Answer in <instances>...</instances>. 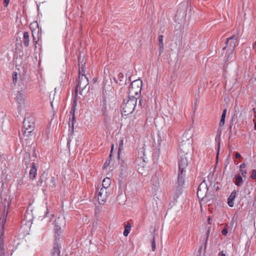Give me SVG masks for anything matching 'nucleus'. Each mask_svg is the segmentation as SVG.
Segmentation results:
<instances>
[{"label": "nucleus", "mask_w": 256, "mask_h": 256, "mask_svg": "<svg viewBox=\"0 0 256 256\" xmlns=\"http://www.w3.org/2000/svg\"><path fill=\"white\" fill-rule=\"evenodd\" d=\"M185 147L184 144H182L180 146L178 152L180 157L178 162V171L184 172H186L190 160L191 158V154L189 152V150L192 149L191 144L190 142L188 144V149L187 150Z\"/></svg>", "instance_id": "f257e3e1"}, {"label": "nucleus", "mask_w": 256, "mask_h": 256, "mask_svg": "<svg viewBox=\"0 0 256 256\" xmlns=\"http://www.w3.org/2000/svg\"><path fill=\"white\" fill-rule=\"evenodd\" d=\"M137 100L138 98H128L125 99L120 106V110L122 115L126 116H128L132 114L134 110H136L137 108H142V99L139 100V104L137 105Z\"/></svg>", "instance_id": "f03ea898"}, {"label": "nucleus", "mask_w": 256, "mask_h": 256, "mask_svg": "<svg viewBox=\"0 0 256 256\" xmlns=\"http://www.w3.org/2000/svg\"><path fill=\"white\" fill-rule=\"evenodd\" d=\"M80 76L78 80L75 87L74 95L76 96L78 94V90H80V94L82 95L84 91L88 92L90 90L89 82L85 74L80 75Z\"/></svg>", "instance_id": "7ed1b4c3"}, {"label": "nucleus", "mask_w": 256, "mask_h": 256, "mask_svg": "<svg viewBox=\"0 0 256 256\" xmlns=\"http://www.w3.org/2000/svg\"><path fill=\"white\" fill-rule=\"evenodd\" d=\"M2 204L0 206L1 208H2V214L0 220H2V228H4L5 224L6 222L7 216L8 212V208L10 204V197L8 196L1 195Z\"/></svg>", "instance_id": "20e7f679"}, {"label": "nucleus", "mask_w": 256, "mask_h": 256, "mask_svg": "<svg viewBox=\"0 0 256 256\" xmlns=\"http://www.w3.org/2000/svg\"><path fill=\"white\" fill-rule=\"evenodd\" d=\"M142 81L140 79L134 80L129 87L128 92V97L131 98H138L142 90Z\"/></svg>", "instance_id": "39448f33"}, {"label": "nucleus", "mask_w": 256, "mask_h": 256, "mask_svg": "<svg viewBox=\"0 0 256 256\" xmlns=\"http://www.w3.org/2000/svg\"><path fill=\"white\" fill-rule=\"evenodd\" d=\"M34 118L32 116L26 117L23 122V128L22 130V134L28 136L34 130Z\"/></svg>", "instance_id": "423d86ee"}, {"label": "nucleus", "mask_w": 256, "mask_h": 256, "mask_svg": "<svg viewBox=\"0 0 256 256\" xmlns=\"http://www.w3.org/2000/svg\"><path fill=\"white\" fill-rule=\"evenodd\" d=\"M65 225V221L64 218H58L55 220L54 228V242H60L62 235V226Z\"/></svg>", "instance_id": "0eeeda50"}, {"label": "nucleus", "mask_w": 256, "mask_h": 256, "mask_svg": "<svg viewBox=\"0 0 256 256\" xmlns=\"http://www.w3.org/2000/svg\"><path fill=\"white\" fill-rule=\"evenodd\" d=\"M239 36L240 30H238L234 34L226 38V46L222 48V50H225L226 46H228L230 52H233L236 46L238 44V38Z\"/></svg>", "instance_id": "6e6552de"}, {"label": "nucleus", "mask_w": 256, "mask_h": 256, "mask_svg": "<svg viewBox=\"0 0 256 256\" xmlns=\"http://www.w3.org/2000/svg\"><path fill=\"white\" fill-rule=\"evenodd\" d=\"M209 187L206 180L202 181L199 185L198 188L197 194L199 198L204 199L206 197L208 194Z\"/></svg>", "instance_id": "1a4fd4ad"}, {"label": "nucleus", "mask_w": 256, "mask_h": 256, "mask_svg": "<svg viewBox=\"0 0 256 256\" xmlns=\"http://www.w3.org/2000/svg\"><path fill=\"white\" fill-rule=\"evenodd\" d=\"M76 104V100L74 98L73 100V104L70 110V114L72 115V120H70L71 117L70 116L69 118L70 121L68 122L69 126L72 127V130L74 129V124L76 122L75 110Z\"/></svg>", "instance_id": "9d476101"}, {"label": "nucleus", "mask_w": 256, "mask_h": 256, "mask_svg": "<svg viewBox=\"0 0 256 256\" xmlns=\"http://www.w3.org/2000/svg\"><path fill=\"white\" fill-rule=\"evenodd\" d=\"M16 101L18 105V110H21L24 104V96L22 91H18L16 94Z\"/></svg>", "instance_id": "9b49d317"}, {"label": "nucleus", "mask_w": 256, "mask_h": 256, "mask_svg": "<svg viewBox=\"0 0 256 256\" xmlns=\"http://www.w3.org/2000/svg\"><path fill=\"white\" fill-rule=\"evenodd\" d=\"M108 191L106 188H100L98 194V199L100 204H104L108 196Z\"/></svg>", "instance_id": "f8f14e48"}, {"label": "nucleus", "mask_w": 256, "mask_h": 256, "mask_svg": "<svg viewBox=\"0 0 256 256\" xmlns=\"http://www.w3.org/2000/svg\"><path fill=\"white\" fill-rule=\"evenodd\" d=\"M185 174L186 172H184L178 171V182L176 185L178 186L179 187H183L184 186V177L185 176Z\"/></svg>", "instance_id": "ddd939ff"}, {"label": "nucleus", "mask_w": 256, "mask_h": 256, "mask_svg": "<svg viewBox=\"0 0 256 256\" xmlns=\"http://www.w3.org/2000/svg\"><path fill=\"white\" fill-rule=\"evenodd\" d=\"M37 174V167L36 164L34 163H32L31 169L29 172V177L30 180H34Z\"/></svg>", "instance_id": "4468645a"}, {"label": "nucleus", "mask_w": 256, "mask_h": 256, "mask_svg": "<svg viewBox=\"0 0 256 256\" xmlns=\"http://www.w3.org/2000/svg\"><path fill=\"white\" fill-rule=\"evenodd\" d=\"M60 242H54L52 256H60Z\"/></svg>", "instance_id": "2eb2a0df"}, {"label": "nucleus", "mask_w": 256, "mask_h": 256, "mask_svg": "<svg viewBox=\"0 0 256 256\" xmlns=\"http://www.w3.org/2000/svg\"><path fill=\"white\" fill-rule=\"evenodd\" d=\"M236 196V192L234 190L230 194L228 200V204L230 207H232L234 204V200Z\"/></svg>", "instance_id": "dca6fc26"}, {"label": "nucleus", "mask_w": 256, "mask_h": 256, "mask_svg": "<svg viewBox=\"0 0 256 256\" xmlns=\"http://www.w3.org/2000/svg\"><path fill=\"white\" fill-rule=\"evenodd\" d=\"M24 45L25 47L27 48L29 46L30 43V36L28 32H25L23 34V40Z\"/></svg>", "instance_id": "f3484780"}, {"label": "nucleus", "mask_w": 256, "mask_h": 256, "mask_svg": "<svg viewBox=\"0 0 256 256\" xmlns=\"http://www.w3.org/2000/svg\"><path fill=\"white\" fill-rule=\"evenodd\" d=\"M111 184V180L109 178H106L102 181V188H106L108 190V188Z\"/></svg>", "instance_id": "a211bd4d"}, {"label": "nucleus", "mask_w": 256, "mask_h": 256, "mask_svg": "<svg viewBox=\"0 0 256 256\" xmlns=\"http://www.w3.org/2000/svg\"><path fill=\"white\" fill-rule=\"evenodd\" d=\"M183 187H179L178 186L176 185L175 188L174 189V196L175 198H178L180 195L182 193V190Z\"/></svg>", "instance_id": "6ab92c4d"}, {"label": "nucleus", "mask_w": 256, "mask_h": 256, "mask_svg": "<svg viewBox=\"0 0 256 256\" xmlns=\"http://www.w3.org/2000/svg\"><path fill=\"white\" fill-rule=\"evenodd\" d=\"M47 184L46 185L50 187H51L52 188H54L56 186V178L52 176L50 178H47Z\"/></svg>", "instance_id": "aec40b11"}, {"label": "nucleus", "mask_w": 256, "mask_h": 256, "mask_svg": "<svg viewBox=\"0 0 256 256\" xmlns=\"http://www.w3.org/2000/svg\"><path fill=\"white\" fill-rule=\"evenodd\" d=\"M131 227V224L128 222L124 224V230L123 233L124 236H128L130 232Z\"/></svg>", "instance_id": "412c9836"}, {"label": "nucleus", "mask_w": 256, "mask_h": 256, "mask_svg": "<svg viewBox=\"0 0 256 256\" xmlns=\"http://www.w3.org/2000/svg\"><path fill=\"white\" fill-rule=\"evenodd\" d=\"M30 154L28 152H26L24 154V158L23 160V162L25 164L26 166V168H28V162H30Z\"/></svg>", "instance_id": "4be33fe9"}, {"label": "nucleus", "mask_w": 256, "mask_h": 256, "mask_svg": "<svg viewBox=\"0 0 256 256\" xmlns=\"http://www.w3.org/2000/svg\"><path fill=\"white\" fill-rule=\"evenodd\" d=\"M235 178H236L235 184L237 186H240L242 182V176L239 174H236L235 176Z\"/></svg>", "instance_id": "5701e85b"}, {"label": "nucleus", "mask_w": 256, "mask_h": 256, "mask_svg": "<svg viewBox=\"0 0 256 256\" xmlns=\"http://www.w3.org/2000/svg\"><path fill=\"white\" fill-rule=\"evenodd\" d=\"M124 78V74L122 72H120L116 78H114V80L116 82L117 84H120L121 82L122 81V79Z\"/></svg>", "instance_id": "b1692460"}, {"label": "nucleus", "mask_w": 256, "mask_h": 256, "mask_svg": "<svg viewBox=\"0 0 256 256\" xmlns=\"http://www.w3.org/2000/svg\"><path fill=\"white\" fill-rule=\"evenodd\" d=\"M111 158H112V154H110L109 155L108 159L106 160V162L104 164V168H107L109 166L110 160H111Z\"/></svg>", "instance_id": "393cba45"}, {"label": "nucleus", "mask_w": 256, "mask_h": 256, "mask_svg": "<svg viewBox=\"0 0 256 256\" xmlns=\"http://www.w3.org/2000/svg\"><path fill=\"white\" fill-rule=\"evenodd\" d=\"M18 74L16 72H13L12 74V82L14 84V85H16L17 82V79H18Z\"/></svg>", "instance_id": "a878e982"}, {"label": "nucleus", "mask_w": 256, "mask_h": 256, "mask_svg": "<svg viewBox=\"0 0 256 256\" xmlns=\"http://www.w3.org/2000/svg\"><path fill=\"white\" fill-rule=\"evenodd\" d=\"M123 144H124L123 140H121L120 141L119 144H118V156L120 154V152L121 150L123 149Z\"/></svg>", "instance_id": "bb28decb"}, {"label": "nucleus", "mask_w": 256, "mask_h": 256, "mask_svg": "<svg viewBox=\"0 0 256 256\" xmlns=\"http://www.w3.org/2000/svg\"><path fill=\"white\" fill-rule=\"evenodd\" d=\"M43 176V175L39 179L38 181V185L42 186V185L43 182H44L45 184H47V180L46 179L44 180V178H42Z\"/></svg>", "instance_id": "cd10ccee"}, {"label": "nucleus", "mask_w": 256, "mask_h": 256, "mask_svg": "<svg viewBox=\"0 0 256 256\" xmlns=\"http://www.w3.org/2000/svg\"><path fill=\"white\" fill-rule=\"evenodd\" d=\"M152 251H154L156 248L155 238L154 236H153L152 240Z\"/></svg>", "instance_id": "c85d7f7f"}, {"label": "nucleus", "mask_w": 256, "mask_h": 256, "mask_svg": "<svg viewBox=\"0 0 256 256\" xmlns=\"http://www.w3.org/2000/svg\"><path fill=\"white\" fill-rule=\"evenodd\" d=\"M232 52H230L227 56L226 62H229L230 61L232 60Z\"/></svg>", "instance_id": "c756f323"}, {"label": "nucleus", "mask_w": 256, "mask_h": 256, "mask_svg": "<svg viewBox=\"0 0 256 256\" xmlns=\"http://www.w3.org/2000/svg\"><path fill=\"white\" fill-rule=\"evenodd\" d=\"M163 39H164V36L162 35H160L158 36L159 44H161V45L164 44Z\"/></svg>", "instance_id": "7c9ffc66"}, {"label": "nucleus", "mask_w": 256, "mask_h": 256, "mask_svg": "<svg viewBox=\"0 0 256 256\" xmlns=\"http://www.w3.org/2000/svg\"><path fill=\"white\" fill-rule=\"evenodd\" d=\"M224 122H225V118H221V119H220V122L219 124V126L220 127L223 126L224 125Z\"/></svg>", "instance_id": "2f4dec72"}, {"label": "nucleus", "mask_w": 256, "mask_h": 256, "mask_svg": "<svg viewBox=\"0 0 256 256\" xmlns=\"http://www.w3.org/2000/svg\"><path fill=\"white\" fill-rule=\"evenodd\" d=\"M210 226H208V230L206 233V244L208 240L209 236L210 230Z\"/></svg>", "instance_id": "473e14b6"}, {"label": "nucleus", "mask_w": 256, "mask_h": 256, "mask_svg": "<svg viewBox=\"0 0 256 256\" xmlns=\"http://www.w3.org/2000/svg\"><path fill=\"white\" fill-rule=\"evenodd\" d=\"M232 122L230 124V125L229 126V128H228V130H229V137L230 138L231 136V135L232 134Z\"/></svg>", "instance_id": "72a5a7b5"}, {"label": "nucleus", "mask_w": 256, "mask_h": 256, "mask_svg": "<svg viewBox=\"0 0 256 256\" xmlns=\"http://www.w3.org/2000/svg\"><path fill=\"white\" fill-rule=\"evenodd\" d=\"M252 174L251 175V178L253 180L256 179V170H252Z\"/></svg>", "instance_id": "f704fd0d"}, {"label": "nucleus", "mask_w": 256, "mask_h": 256, "mask_svg": "<svg viewBox=\"0 0 256 256\" xmlns=\"http://www.w3.org/2000/svg\"><path fill=\"white\" fill-rule=\"evenodd\" d=\"M84 65L82 64V67H81V70L79 69V70H78L79 74H80V70L81 72L80 75H82V74H85V70H84Z\"/></svg>", "instance_id": "c9c22d12"}, {"label": "nucleus", "mask_w": 256, "mask_h": 256, "mask_svg": "<svg viewBox=\"0 0 256 256\" xmlns=\"http://www.w3.org/2000/svg\"><path fill=\"white\" fill-rule=\"evenodd\" d=\"M46 217H49L50 218V220L52 219L53 218L54 216V214H52L48 215V209H46Z\"/></svg>", "instance_id": "e433bc0d"}, {"label": "nucleus", "mask_w": 256, "mask_h": 256, "mask_svg": "<svg viewBox=\"0 0 256 256\" xmlns=\"http://www.w3.org/2000/svg\"><path fill=\"white\" fill-rule=\"evenodd\" d=\"M222 234L224 236H226L228 234V230L226 228H224L222 231Z\"/></svg>", "instance_id": "4c0bfd02"}, {"label": "nucleus", "mask_w": 256, "mask_h": 256, "mask_svg": "<svg viewBox=\"0 0 256 256\" xmlns=\"http://www.w3.org/2000/svg\"><path fill=\"white\" fill-rule=\"evenodd\" d=\"M222 132V127L219 126L218 129V132H217V135H218L219 138H220Z\"/></svg>", "instance_id": "58836bf2"}, {"label": "nucleus", "mask_w": 256, "mask_h": 256, "mask_svg": "<svg viewBox=\"0 0 256 256\" xmlns=\"http://www.w3.org/2000/svg\"><path fill=\"white\" fill-rule=\"evenodd\" d=\"M226 109H224L223 110L221 118H225L226 116Z\"/></svg>", "instance_id": "ea45409f"}, {"label": "nucleus", "mask_w": 256, "mask_h": 256, "mask_svg": "<svg viewBox=\"0 0 256 256\" xmlns=\"http://www.w3.org/2000/svg\"><path fill=\"white\" fill-rule=\"evenodd\" d=\"M159 48H160V54H161L162 52H163L164 50V44L161 45L159 44Z\"/></svg>", "instance_id": "a19ab883"}, {"label": "nucleus", "mask_w": 256, "mask_h": 256, "mask_svg": "<svg viewBox=\"0 0 256 256\" xmlns=\"http://www.w3.org/2000/svg\"><path fill=\"white\" fill-rule=\"evenodd\" d=\"M144 148H142L140 149V152H138V156H140V157H142V154H142V153L143 154H144Z\"/></svg>", "instance_id": "79ce46f5"}, {"label": "nucleus", "mask_w": 256, "mask_h": 256, "mask_svg": "<svg viewBox=\"0 0 256 256\" xmlns=\"http://www.w3.org/2000/svg\"><path fill=\"white\" fill-rule=\"evenodd\" d=\"M240 172L242 173V176L244 177L246 176V170H240Z\"/></svg>", "instance_id": "37998d69"}, {"label": "nucleus", "mask_w": 256, "mask_h": 256, "mask_svg": "<svg viewBox=\"0 0 256 256\" xmlns=\"http://www.w3.org/2000/svg\"><path fill=\"white\" fill-rule=\"evenodd\" d=\"M235 157L236 158H241V156L238 152H237L236 153Z\"/></svg>", "instance_id": "c03bdc74"}, {"label": "nucleus", "mask_w": 256, "mask_h": 256, "mask_svg": "<svg viewBox=\"0 0 256 256\" xmlns=\"http://www.w3.org/2000/svg\"><path fill=\"white\" fill-rule=\"evenodd\" d=\"M218 256H226V254H224L223 251H222L219 252Z\"/></svg>", "instance_id": "a18cd8bd"}, {"label": "nucleus", "mask_w": 256, "mask_h": 256, "mask_svg": "<svg viewBox=\"0 0 256 256\" xmlns=\"http://www.w3.org/2000/svg\"><path fill=\"white\" fill-rule=\"evenodd\" d=\"M10 0H4V4H5V6H6L9 4Z\"/></svg>", "instance_id": "49530a36"}, {"label": "nucleus", "mask_w": 256, "mask_h": 256, "mask_svg": "<svg viewBox=\"0 0 256 256\" xmlns=\"http://www.w3.org/2000/svg\"><path fill=\"white\" fill-rule=\"evenodd\" d=\"M0 256H5L4 251L2 250H0Z\"/></svg>", "instance_id": "de8ad7c7"}, {"label": "nucleus", "mask_w": 256, "mask_h": 256, "mask_svg": "<svg viewBox=\"0 0 256 256\" xmlns=\"http://www.w3.org/2000/svg\"><path fill=\"white\" fill-rule=\"evenodd\" d=\"M246 166V164H244V163H242L240 164V168H241V170H242V168H244Z\"/></svg>", "instance_id": "09e8293b"}, {"label": "nucleus", "mask_w": 256, "mask_h": 256, "mask_svg": "<svg viewBox=\"0 0 256 256\" xmlns=\"http://www.w3.org/2000/svg\"><path fill=\"white\" fill-rule=\"evenodd\" d=\"M0 230L2 231V234H3V230H4V228L3 229L2 228V220H0Z\"/></svg>", "instance_id": "8fccbe9b"}, {"label": "nucleus", "mask_w": 256, "mask_h": 256, "mask_svg": "<svg viewBox=\"0 0 256 256\" xmlns=\"http://www.w3.org/2000/svg\"><path fill=\"white\" fill-rule=\"evenodd\" d=\"M114 145L112 144V147H111V150H110V154H112V150H114Z\"/></svg>", "instance_id": "3c124183"}, {"label": "nucleus", "mask_w": 256, "mask_h": 256, "mask_svg": "<svg viewBox=\"0 0 256 256\" xmlns=\"http://www.w3.org/2000/svg\"><path fill=\"white\" fill-rule=\"evenodd\" d=\"M211 218H208V224H210V222H211Z\"/></svg>", "instance_id": "603ef678"}, {"label": "nucleus", "mask_w": 256, "mask_h": 256, "mask_svg": "<svg viewBox=\"0 0 256 256\" xmlns=\"http://www.w3.org/2000/svg\"><path fill=\"white\" fill-rule=\"evenodd\" d=\"M33 42H34L36 43V38H35L34 37Z\"/></svg>", "instance_id": "864d4df0"}, {"label": "nucleus", "mask_w": 256, "mask_h": 256, "mask_svg": "<svg viewBox=\"0 0 256 256\" xmlns=\"http://www.w3.org/2000/svg\"><path fill=\"white\" fill-rule=\"evenodd\" d=\"M220 141L219 140H218V149L220 148Z\"/></svg>", "instance_id": "5fc2aeb1"}, {"label": "nucleus", "mask_w": 256, "mask_h": 256, "mask_svg": "<svg viewBox=\"0 0 256 256\" xmlns=\"http://www.w3.org/2000/svg\"><path fill=\"white\" fill-rule=\"evenodd\" d=\"M254 129L256 130V122L254 123Z\"/></svg>", "instance_id": "6e6d98bb"}, {"label": "nucleus", "mask_w": 256, "mask_h": 256, "mask_svg": "<svg viewBox=\"0 0 256 256\" xmlns=\"http://www.w3.org/2000/svg\"><path fill=\"white\" fill-rule=\"evenodd\" d=\"M50 105H51L52 107H53L52 102H50Z\"/></svg>", "instance_id": "4d7b16f0"}]
</instances>
